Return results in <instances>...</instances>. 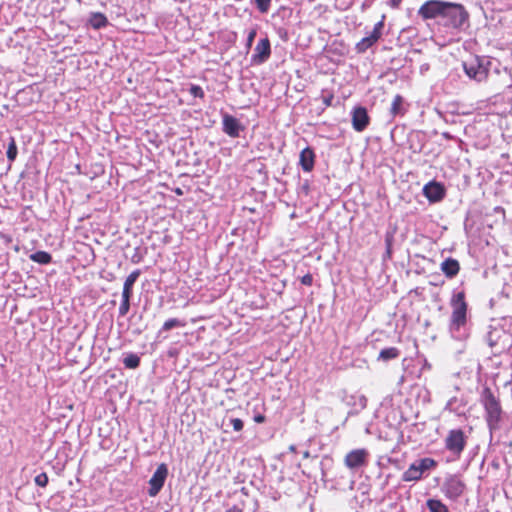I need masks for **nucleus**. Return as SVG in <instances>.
I'll return each instance as SVG.
<instances>
[{
    "instance_id": "f257e3e1",
    "label": "nucleus",
    "mask_w": 512,
    "mask_h": 512,
    "mask_svg": "<svg viewBox=\"0 0 512 512\" xmlns=\"http://www.w3.org/2000/svg\"><path fill=\"white\" fill-rule=\"evenodd\" d=\"M418 16L424 21L436 20L447 31L461 32L469 27V12L460 3L428 0L418 9Z\"/></svg>"
},
{
    "instance_id": "f03ea898",
    "label": "nucleus",
    "mask_w": 512,
    "mask_h": 512,
    "mask_svg": "<svg viewBox=\"0 0 512 512\" xmlns=\"http://www.w3.org/2000/svg\"><path fill=\"white\" fill-rule=\"evenodd\" d=\"M450 305L452 313L449 322V332L452 338L456 340H466L470 335V329L467 317L468 304L463 290L453 294Z\"/></svg>"
},
{
    "instance_id": "7ed1b4c3",
    "label": "nucleus",
    "mask_w": 512,
    "mask_h": 512,
    "mask_svg": "<svg viewBox=\"0 0 512 512\" xmlns=\"http://www.w3.org/2000/svg\"><path fill=\"white\" fill-rule=\"evenodd\" d=\"M480 402L484 407L485 420L490 432L498 430L503 414L499 398L494 395L489 387H484Z\"/></svg>"
},
{
    "instance_id": "20e7f679",
    "label": "nucleus",
    "mask_w": 512,
    "mask_h": 512,
    "mask_svg": "<svg viewBox=\"0 0 512 512\" xmlns=\"http://www.w3.org/2000/svg\"><path fill=\"white\" fill-rule=\"evenodd\" d=\"M490 64L488 58L474 56L463 62V69L469 79L482 82L488 77Z\"/></svg>"
},
{
    "instance_id": "39448f33",
    "label": "nucleus",
    "mask_w": 512,
    "mask_h": 512,
    "mask_svg": "<svg viewBox=\"0 0 512 512\" xmlns=\"http://www.w3.org/2000/svg\"><path fill=\"white\" fill-rule=\"evenodd\" d=\"M437 466V462L433 458L425 457L418 460H415L408 469L402 474V480L404 482H415L420 479L425 474L435 468Z\"/></svg>"
},
{
    "instance_id": "423d86ee",
    "label": "nucleus",
    "mask_w": 512,
    "mask_h": 512,
    "mask_svg": "<svg viewBox=\"0 0 512 512\" xmlns=\"http://www.w3.org/2000/svg\"><path fill=\"white\" fill-rule=\"evenodd\" d=\"M444 443L445 448L459 458L466 447L467 436L462 429H452L448 432Z\"/></svg>"
},
{
    "instance_id": "0eeeda50",
    "label": "nucleus",
    "mask_w": 512,
    "mask_h": 512,
    "mask_svg": "<svg viewBox=\"0 0 512 512\" xmlns=\"http://www.w3.org/2000/svg\"><path fill=\"white\" fill-rule=\"evenodd\" d=\"M466 484L458 475H449L445 478L441 491L446 498L452 501L458 500L465 492Z\"/></svg>"
},
{
    "instance_id": "6e6552de",
    "label": "nucleus",
    "mask_w": 512,
    "mask_h": 512,
    "mask_svg": "<svg viewBox=\"0 0 512 512\" xmlns=\"http://www.w3.org/2000/svg\"><path fill=\"white\" fill-rule=\"evenodd\" d=\"M512 335L502 328L491 329L486 336L488 345L495 350V353H502L509 348Z\"/></svg>"
},
{
    "instance_id": "1a4fd4ad",
    "label": "nucleus",
    "mask_w": 512,
    "mask_h": 512,
    "mask_svg": "<svg viewBox=\"0 0 512 512\" xmlns=\"http://www.w3.org/2000/svg\"><path fill=\"white\" fill-rule=\"evenodd\" d=\"M194 290H171L167 295V302L171 308H184L189 304H194L196 294L190 295Z\"/></svg>"
},
{
    "instance_id": "9d476101",
    "label": "nucleus",
    "mask_w": 512,
    "mask_h": 512,
    "mask_svg": "<svg viewBox=\"0 0 512 512\" xmlns=\"http://www.w3.org/2000/svg\"><path fill=\"white\" fill-rule=\"evenodd\" d=\"M167 476L168 467L165 463H161L149 480L148 495L150 497H155L159 494L165 484Z\"/></svg>"
},
{
    "instance_id": "9b49d317",
    "label": "nucleus",
    "mask_w": 512,
    "mask_h": 512,
    "mask_svg": "<svg viewBox=\"0 0 512 512\" xmlns=\"http://www.w3.org/2000/svg\"><path fill=\"white\" fill-rule=\"evenodd\" d=\"M369 452L365 448L354 449L344 458V464L351 470L365 467L368 464Z\"/></svg>"
},
{
    "instance_id": "f8f14e48",
    "label": "nucleus",
    "mask_w": 512,
    "mask_h": 512,
    "mask_svg": "<svg viewBox=\"0 0 512 512\" xmlns=\"http://www.w3.org/2000/svg\"><path fill=\"white\" fill-rule=\"evenodd\" d=\"M271 55V45L268 37L260 39L254 49L251 61L254 64H262L266 62Z\"/></svg>"
},
{
    "instance_id": "ddd939ff",
    "label": "nucleus",
    "mask_w": 512,
    "mask_h": 512,
    "mask_svg": "<svg viewBox=\"0 0 512 512\" xmlns=\"http://www.w3.org/2000/svg\"><path fill=\"white\" fill-rule=\"evenodd\" d=\"M352 127L357 132L364 131L370 123V118L366 108L362 106L355 107L351 112Z\"/></svg>"
},
{
    "instance_id": "4468645a",
    "label": "nucleus",
    "mask_w": 512,
    "mask_h": 512,
    "mask_svg": "<svg viewBox=\"0 0 512 512\" xmlns=\"http://www.w3.org/2000/svg\"><path fill=\"white\" fill-rule=\"evenodd\" d=\"M243 126L240 121L230 115L225 113L222 117V130L225 134L232 138H237L240 136V132L243 130Z\"/></svg>"
},
{
    "instance_id": "2eb2a0df",
    "label": "nucleus",
    "mask_w": 512,
    "mask_h": 512,
    "mask_svg": "<svg viewBox=\"0 0 512 512\" xmlns=\"http://www.w3.org/2000/svg\"><path fill=\"white\" fill-rule=\"evenodd\" d=\"M423 194L430 202H438L445 196V189L442 184L431 181L423 187Z\"/></svg>"
},
{
    "instance_id": "dca6fc26",
    "label": "nucleus",
    "mask_w": 512,
    "mask_h": 512,
    "mask_svg": "<svg viewBox=\"0 0 512 512\" xmlns=\"http://www.w3.org/2000/svg\"><path fill=\"white\" fill-rule=\"evenodd\" d=\"M245 304L254 309H262L267 306V301L261 290H246Z\"/></svg>"
},
{
    "instance_id": "f3484780",
    "label": "nucleus",
    "mask_w": 512,
    "mask_h": 512,
    "mask_svg": "<svg viewBox=\"0 0 512 512\" xmlns=\"http://www.w3.org/2000/svg\"><path fill=\"white\" fill-rule=\"evenodd\" d=\"M299 164L304 172H311L315 164V153L312 148L306 147L300 152Z\"/></svg>"
},
{
    "instance_id": "a211bd4d",
    "label": "nucleus",
    "mask_w": 512,
    "mask_h": 512,
    "mask_svg": "<svg viewBox=\"0 0 512 512\" xmlns=\"http://www.w3.org/2000/svg\"><path fill=\"white\" fill-rule=\"evenodd\" d=\"M186 324H187L186 321L183 319L170 318L163 323L161 329L157 333V338L158 339H161V338L166 339L167 336H162L164 332H168L175 328H183L186 326Z\"/></svg>"
},
{
    "instance_id": "6ab92c4d",
    "label": "nucleus",
    "mask_w": 512,
    "mask_h": 512,
    "mask_svg": "<svg viewBox=\"0 0 512 512\" xmlns=\"http://www.w3.org/2000/svg\"><path fill=\"white\" fill-rule=\"evenodd\" d=\"M88 24L95 30L105 28L109 21L101 12H91L88 18Z\"/></svg>"
},
{
    "instance_id": "aec40b11",
    "label": "nucleus",
    "mask_w": 512,
    "mask_h": 512,
    "mask_svg": "<svg viewBox=\"0 0 512 512\" xmlns=\"http://www.w3.org/2000/svg\"><path fill=\"white\" fill-rule=\"evenodd\" d=\"M460 265L456 259L447 258L441 263V270L447 277H454L459 272Z\"/></svg>"
},
{
    "instance_id": "412c9836",
    "label": "nucleus",
    "mask_w": 512,
    "mask_h": 512,
    "mask_svg": "<svg viewBox=\"0 0 512 512\" xmlns=\"http://www.w3.org/2000/svg\"><path fill=\"white\" fill-rule=\"evenodd\" d=\"M406 110L404 108V99L401 95L397 94L391 104L390 114L392 117L403 116Z\"/></svg>"
},
{
    "instance_id": "4be33fe9",
    "label": "nucleus",
    "mask_w": 512,
    "mask_h": 512,
    "mask_svg": "<svg viewBox=\"0 0 512 512\" xmlns=\"http://www.w3.org/2000/svg\"><path fill=\"white\" fill-rule=\"evenodd\" d=\"M400 356V350L396 347H387L379 352L378 360L387 362Z\"/></svg>"
},
{
    "instance_id": "5701e85b",
    "label": "nucleus",
    "mask_w": 512,
    "mask_h": 512,
    "mask_svg": "<svg viewBox=\"0 0 512 512\" xmlns=\"http://www.w3.org/2000/svg\"><path fill=\"white\" fill-rule=\"evenodd\" d=\"M133 290H123L122 292V300L119 306V316H125L130 309V298L132 296Z\"/></svg>"
},
{
    "instance_id": "b1692460",
    "label": "nucleus",
    "mask_w": 512,
    "mask_h": 512,
    "mask_svg": "<svg viewBox=\"0 0 512 512\" xmlns=\"http://www.w3.org/2000/svg\"><path fill=\"white\" fill-rule=\"evenodd\" d=\"M30 260L36 262L41 265H46L51 263L52 256L46 251H36L29 256Z\"/></svg>"
},
{
    "instance_id": "393cba45",
    "label": "nucleus",
    "mask_w": 512,
    "mask_h": 512,
    "mask_svg": "<svg viewBox=\"0 0 512 512\" xmlns=\"http://www.w3.org/2000/svg\"><path fill=\"white\" fill-rule=\"evenodd\" d=\"M464 406H465V402L462 399H458L457 397H452L446 403L445 410L460 414L461 410Z\"/></svg>"
},
{
    "instance_id": "a878e982",
    "label": "nucleus",
    "mask_w": 512,
    "mask_h": 512,
    "mask_svg": "<svg viewBox=\"0 0 512 512\" xmlns=\"http://www.w3.org/2000/svg\"><path fill=\"white\" fill-rule=\"evenodd\" d=\"M426 506L430 512H449L448 507L438 499H428Z\"/></svg>"
},
{
    "instance_id": "bb28decb",
    "label": "nucleus",
    "mask_w": 512,
    "mask_h": 512,
    "mask_svg": "<svg viewBox=\"0 0 512 512\" xmlns=\"http://www.w3.org/2000/svg\"><path fill=\"white\" fill-rule=\"evenodd\" d=\"M123 364L128 369H136L140 365V357L135 353H127L123 358Z\"/></svg>"
},
{
    "instance_id": "cd10ccee",
    "label": "nucleus",
    "mask_w": 512,
    "mask_h": 512,
    "mask_svg": "<svg viewBox=\"0 0 512 512\" xmlns=\"http://www.w3.org/2000/svg\"><path fill=\"white\" fill-rule=\"evenodd\" d=\"M375 40L371 39V36L368 34L366 37L362 38L357 44H356V50L358 53H364L366 52L370 47H372L375 44Z\"/></svg>"
},
{
    "instance_id": "c85d7f7f",
    "label": "nucleus",
    "mask_w": 512,
    "mask_h": 512,
    "mask_svg": "<svg viewBox=\"0 0 512 512\" xmlns=\"http://www.w3.org/2000/svg\"><path fill=\"white\" fill-rule=\"evenodd\" d=\"M196 294V299H195V302L194 304H199V303H204V304H210L212 302H214L217 298H219L221 296L220 293L218 294H209V295H206V294Z\"/></svg>"
},
{
    "instance_id": "c756f323",
    "label": "nucleus",
    "mask_w": 512,
    "mask_h": 512,
    "mask_svg": "<svg viewBox=\"0 0 512 512\" xmlns=\"http://www.w3.org/2000/svg\"><path fill=\"white\" fill-rule=\"evenodd\" d=\"M250 2L252 5L256 6L261 14H266L270 9L272 0H250Z\"/></svg>"
},
{
    "instance_id": "7c9ffc66",
    "label": "nucleus",
    "mask_w": 512,
    "mask_h": 512,
    "mask_svg": "<svg viewBox=\"0 0 512 512\" xmlns=\"http://www.w3.org/2000/svg\"><path fill=\"white\" fill-rule=\"evenodd\" d=\"M17 153H18V150H17L16 141H15L14 137H10L8 147H7V152H6L8 160L10 162H13L17 157Z\"/></svg>"
},
{
    "instance_id": "2f4dec72",
    "label": "nucleus",
    "mask_w": 512,
    "mask_h": 512,
    "mask_svg": "<svg viewBox=\"0 0 512 512\" xmlns=\"http://www.w3.org/2000/svg\"><path fill=\"white\" fill-rule=\"evenodd\" d=\"M509 295L504 291V290H501L498 295H497V298H491L490 299V306L493 308V307H496V306H505V303L508 299Z\"/></svg>"
},
{
    "instance_id": "473e14b6",
    "label": "nucleus",
    "mask_w": 512,
    "mask_h": 512,
    "mask_svg": "<svg viewBox=\"0 0 512 512\" xmlns=\"http://www.w3.org/2000/svg\"><path fill=\"white\" fill-rule=\"evenodd\" d=\"M140 274H141V271L139 269L131 272L129 274V276L126 278V280L124 281L123 288H131L134 285V283L136 282V280L138 279V277L140 276Z\"/></svg>"
},
{
    "instance_id": "72a5a7b5",
    "label": "nucleus",
    "mask_w": 512,
    "mask_h": 512,
    "mask_svg": "<svg viewBox=\"0 0 512 512\" xmlns=\"http://www.w3.org/2000/svg\"><path fill=\"white\" fill-rule=\"evenodd\" d=\"M145 254H146L145 248L137 247L134 250V254L131 256V261L133 263H139L143 260Z\"/></svg>"
},
{
    "instance_id": "f704fd0d",
    "label": "nucleus",
    "mask_w": 512,
    "mask_h": 512,
    "mask_svg": "<svg viewBox=\"0 0 512 512\" xmlns=\"http://www.w3.org/2000/svg\"><path fill=\"white\" fill-rule=\"evenodd\" d=\"M189 93L195 98H203L205 95L203 89L199 85H191Z\"/></svg>"
},
{
    "instance_id": "c9c22d12",
    "label": "nucleus",
    "mask_w": 512,
    "mask_h": 512,
    "mask_svg": "<svg viewBox=\"0 0 512 512\" xmlns=\"http://www.w3.org/2000/svg\"><path fill=\"white\" fill-rule=\"evenodd\" d=\"M48 480V475L45 472H42L35 477V483L40 487H46Z\"/></svg>"
},
{
    "instance_id": "e433bc0d",
    "label": "nucleus",
    "mask_w": 512,
    "mask_h": 512,
    "mask_svg": "<svg viewBox=\"0 0 512 512\" xmlns=\"http://www.w3.org/2000/svg\"><path fill=\"white\" fill-rule=\"evenodd\" d=\"M229 421H230V424L232 425L234 431L239 432L243 429L244 423L241 419L231 418Z\"/></svg>"
},
{
    "instance_id": "4c0bfd02",
    "label": "nucleus",
    "mask_w": 512,
    "mask_h": 512,
    "mask_svg": "<svg viewBox=\"0 0 512 512\" xmlns=\"http://www.w3.org/2000/svg\"><path fill=\"white\" fill-rule=\"evenodd\" d=\"M257 35V31L256 29H252L249 31L248 35H247V39H246V47L247 49H250L252 47V44L255 40V37Z\"/></svg>"
},
{
    "instance_id": "58836bf2",
    "label": "nucleus",
    "mask_w": 512,
    "mask_h": 512,
    "mask_svg": "<svg viewBox=\"0 0 512 512\" xmlns=\"http://www.w3.org/2000/svg\"><path fill=\"white\" fill-rule=\"evenodd\" d=\"M300 282L304 286H312L313 285V276L308 273L300 278Z\"/></svg>"
},
{
    "instance_id": "ea45409f",
    "label": "nucleus",
    "mask_w": 512,
    "mask_h": 512,
    "mask_svg": "<svg viewBox=\"0 0 512 512\" xmlns=\"http://www.w3.org/2000/svg\"><path fill=\"white\" fill-rule=\"evenodd\" d=\"M287 13L290 14V10L284 6H281L273 16L274 17H276V16L284 17Z\"/></svg>"
},
{
    "instance_id": "a19ab883",
    "label": "nucleus",
    "mask_w": 512,
    "mask_h": 512,
    "mask_svg": "<svg viewBox=\"0 0 512 512\" xmlns=\"http://www.w3.org/2000/svg\"><path fill=\"white\" fill-rule=\"evenodd\" d=\"M385 243H386V255H387V257H390L391 256L392 239L390 237H387L385 239Z\"/></svg>"
},
{
    "instance_id": "79ce46f5",
    "label": "nucleus",
    "mask_w": 512,
    "mask_h": 512,
    "mask_svg": "<svg viewBox=\"0 0 512 512\" xmlns=\"http://www.w3.org/2000/svg\"><path fill=\"white\" fill-rule=\"evenodd\" d=\"M369 35L371 36V39H372V40H375V42H377V41L380 39V37H381L382 33L373 29V30L369 33Z\"/></svg>"
},
{
    "instance_id": "37998d69",
    "label": "nucleus",
    "mask_w": 512,
    "mask_h": 512,
    "mask_svg": "<svg viewBox=\"0 0 512 512\" xmlns=\"http://www.w3.org/2000/svg\"><path fill=\"white\" fill-rule=\"evenodd\" d=\"M383 27H384V21H383V20H380L379 22H377V23L374 25L373 29L382 33V29H383Z\"/></svg>"
},
{
    "instance_id": "c03bdc74",
    "label": "nucleus",
    "mask_w": 512,
    "mask_h": 512,
    "mask_svg": "<svg viewBox=\"0 0 512 512\" xmlns=\"http://www.w3.org/2000/svg\"><path fill=\"white\" fill-rule=\"evenodd\" d=\"M402 0H390L389 1V5L394 8V9H397L399 8L400 4H401Z\"/></svg>"
},
{
    "instance_id": "a18cd8bd",
    "label": "nucleus",
    "mask_w": 512,
    "mask_h": 512,
    "mask_svg": "<svg viewBox=\"0 0 512 512\" xmlns=\"http://www.w3.org/2000/svg\"><path fill=\"white\" fill-rule=\"evenodd\" d=\"M254 421L256 423H263L265 421V416L262 414H257L254 416Z\"/></svg>"
},
{
    "instance_id": "49530a36",
    "label": "nucleus",
    "mask_w": 512,
    "mask_h": 512,
    "mask_svg": "<svg viewBox=\"0 0 512 512\" xmlns=\"http://www.w3.org/2000/svg\"><path fill=\"white\" fill-rule=\"evenodd\" d=\"M359 404L361 406V409H364L367 405V399L365 396H360L359 398Z\"/></svg>"
},
{
    "instance_id": "de8ad7c7",
    "label": "nucleus",
    "mask_w": 512,
    "mask_h": 512,
    "mask_svg": "<svg viewBox=\"0 0 512 512\" xmlns=\"http://www.w3.org/2000/svg\"><path fill=\"white\" fill-rule=\"evenodd\" d=\"M225 512H243V510L239 506L234 505V506L230 507L229 509H227Z\"/></svg>"
},
{
    "instance_id": "09e8293b",
    "label": "nucleus",
    "mask_w": 512,
    "mask_h": 512,
    "mask_svg": "<svg viewBox=\"0 0 512 512\" xmlns=\"http://www.w3.org/2000/svg\"><path fill=\"white\" fill-rule=\"evenodd\" d=\"M333 95H330L329 97H325L323 102L326 106H331L332 104Z\"/></svg>"
},
{
    "instance_id": "8fccbe9b",
    "label": "nucleus",
    "mask_w": 512,
    "mask_h": 512,
    "mask_svg": "<svg viewBox=\"0 0 512 512\" xmlns=\"http://www.w3.org/2000/svg\"><path fill=\"white\" fill-rule=\"evenodd\" d=\"M442 136L447 140H451L454 138L449 132H443Z\"/></svg>"
},
{
    "instance_id": "3c124183",
    "label": "nucleus",
    "mask_w": 512,
    "mask_h": 512,
    "mask_svg": "<svg viewBox=\"0 0 512 512\" xmlns=\"http://www.w3.org/2000/svg\"><path fill=\"white\" fill-rule=\"evenodd\" d=\"M431 365L427 362V360L424 361L423 369H430Z\"/></svg>"
},
{
    "instance_id": "603ef678",
    "label": "nucleus",
    "mask_w": 512,
    "mask_h": 512,
    "mask_svg": "<svg viewBox=\"0 0 512 512\" xmlns=\"http://www.w3.org/2000/svg\"><path fill=\"white\" fill-rule=\"evenodd\" d=\"M289 450L292 451V452H296V446L295 445H291L289 447Z\"/></svg>"
},
{
    "instance_id": "864d4df0",
    "label": "nucleus",
    "mask_w": 512,
    "mask_h": 512,
    "mask_svg": "<svg viewBox=\"0 0 512 512\" xmlns=\"http://www.w3.org/2000/svg\"><path fill=\"white\" fill-rule=\"evenodd\" d=\"M303 457H304V458H308V457H310V453H309V451H305V452L303 453Z\"/></svg>"
},
{
    "instance_id": "5fc2aeb1",
    "label": "nucleus",
    "mask_w": 512,
    "mask_h": 512,
    "mask_svg": "<svg viewBox=\"0 0 512 512\" xmlns=\"http://www.w3.org/2000/svg\"><path fill=\"white\" fill-rule=\"evenodd\" d=\"M177 194L181 195L182 194V191L180 189H177L176 190Z\"/></svg>"
}]
</instances>
